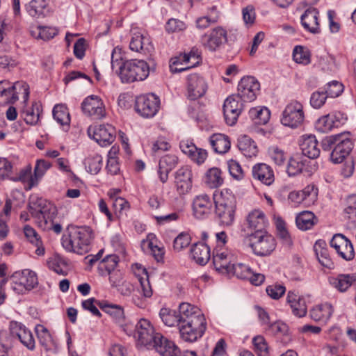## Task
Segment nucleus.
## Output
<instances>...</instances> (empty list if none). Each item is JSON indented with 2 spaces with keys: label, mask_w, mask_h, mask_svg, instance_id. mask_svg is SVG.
Wrapping results in <instances>:
<instances>
[{
  "label": "nucleus",
  "mask_w": 356,
  "mask_h": 356,
  "mask_svg": "<svg viewBox=\"0 0 356 356\" xmlns=\"http://www.w3.org/2000/svg\"><path fill=\"white\" fill-rule=\"evenodd\" d=\"M38 37L43 40H49L53 38L58 33V31L55 28L47 26H39Z\"/></svg>",
  "instance_id": "obj_64"
},
{
  "label": "nucleus",
  "mask_w": 356,
  "mask_h": 356,
  "mask_svg": "<svg viewBox=\"0 0 356 356\" xmlns=\"http://www.w3.org/2000/svg\"><path fill=\"white\" fill-rule=\"evenodd\" d=\"M83 113L95 120L103 118L106 115L104 103L97 95H90L86 97L81 104Z\"/></svg>",
  "instance_id": "obj_14"
},
{
  "label": "nucleus",
  "mask_w": 356,
  "mask_h": 356,
  "mask_svg": "<svg viewBox=\"0 0 356 356\" xmlns=\"http://www.w3.org/2000/svg\"><path fill=\"white\" fill-rule=\"evenodd\" d=\"M14 338L16 337L15 335L11 334V326L10 327L9 333L6 332H0L1 345L4 350H8L12 348Z\"/></svg>",
  "instance_id": "obj_62"
},
{
  "label": "nucleus",
  "mask_w": 356,
  "mask_h": 356,
  "mask_svg": "<svg viewBox=\"0 0 356 356\" xmlns=\"http://www.w3.org/2000/svg\"><path fill=\"white\" fill-rule=\"evenodd\" d=\"M159 316L163 323L167 326L172 327L177 325L179 327V324H180L178 313L176 310L162 308L160 310Z\"/></svg>",
  "instance_id": "obj_45"
},
{
  "label": "nucleus",
  "mask_w": 356,
  "mask_h": 356,
  "mask_svg": "<svg viewBox=\"0 0 356 356\" xmlns=\"http://www.w3.org/2000/svg\"><path fill=\"white\" fill-rule=\"evenodd\" d=\"M51 166V163L44 159L37 160L34 168V174L30 178L29 188H31L38 185L39 180L44 176L47 170L49 169Z\"/></svg>",
  "instance_id": "obj_38"
},
{
  "label": "nucleus",
  "mask_w": 356,
  "mask_h": 356,
  "mask_svg": "<svg viewBox=\"0 0 356 356\" xmlns=\"http://www.w3.org/2000/svg\"><path fill=\"white\" fill-rule=\"evenodd\" d=\"M333 313V308L331 304L324 303L316 306L310 311V316L316 321H322L326 322L330 319Z\"/></svg>",
  "instance_id": "obj_35"
},
{
  "label": "nucleus",
  "mask_w": 356,
  "mask_h": 356,
  "mask_svg": "<svg viewBox=\"0 0 356 356\" xmlns=\"http://www.w3.org/2000/svg\"><path fill=\"white\" fill-rule=\"evenodd\" d=\"M212 204V202L207 195L196 196L193 201L194 216L197 219L206 218L211 213Z\"/></svg>",
  "instance_id": "obj_23"
},
{
  "label": "nucleus",
  "mask_w": 356,
  "mask_h": 356,
  "mask_svg": "<svg viewBox=\"0 0 356 356\" xmlns=\"http://www.w3.org/2000/svg\"><path fill=\"white\" fill-rule=\"evenodd\" d=\"M181 151L197 164L204 162L207 158V152L205 149L197 148L193 143L181 142L180 143Z\"/></svg>",
  "instance_id": "obj_29"
},
{
  "label": "nucleus",
  "mask_w": 356,
  "mask_h": 356,
  "mask_svg": "<svg viewBox=\"0 0 356 356\" xmlns=\"http://www.w3.org/2000/svg\"><path fill=\"white\" fill-rule=\"evenodd\" d=\"M343 90V86L342 83L337 81H332L328 83L325 88L324 91L327 95V97H339Z\"/></svg>",
  "instance_id": "obj_52"
},
{
  "label": "nucleus",
  "mask_w": 356,
  "mask_h": 356,
  "mask_svg": "<svg viewBox=\"0 0 356 356\" xmlns=\"http://www.w3.org/2000/svg\"><path fill=\"white\" fill-rule=\"evenodd\" d=\"M231 273L241 280H247L251 275V268L243 264H234L231 268Z\"/></svg>",
  "instance_id": "obj_50"
},
{
  "label": "nucleus",
  "mask_w": 356,
  "mask_h": 356,
  "mask_svg": "<svg viewBox=\"0 0 356 356\" xmlns=\"http://www.w3.org/2000/svg\"><path fill=\"white\" fill-rule=\"evenodd\" d=\"M317 222L314 214L308 211L300 213L296 218L297 227L301 230L310 229Z\"/></svg>",
  "instance_id": "obj_40"
},
{
  "label": "nucleus",
  "mask_w": 356,
  "mask_h": 356,
  "mask_svg": "<svg viewBox=\"0 0 356 356\" xmlns=\"http://www.w3.org/2000/svg\"><path fill=\"white\" fill-rule=\"evenodd\" d=\"M293 314L298 317L305 316L307 314V306L303 298L291 305Z\"/></svg>",
  "instance_id": "obj_61"
},
{
  "label": "nucleus",
  "mask_w": 356,
  "mask_h": 356,
  "mask_svg": "<svg viewBox=\"0 0 356 356\" xmlns=\"http://www.w3.org/2000/svg\"><path fill=\"white\" fill-rule=\"evenodd\" d=\"M329 282L337 291L345 292L352 285H356V273L339 274L330 277Z\"/></svg>",
  "instance_id": "obj_27"
},
{
  "label": "nucleus",
  "mask_w": 356,
  "mask_h": 356,
  "mask_svg": "<svg viewBox=\"0 0 356 356\" xmlns=\"http://www.w3.org/2000/svg\"><path fill=\"white\" fill-rule=\"evenodd\" d=\"M212 259L216 271L225 275L231 274L230 269L235 259L233 254L227 250H214Z\"/></svg>",
  "instance_id": "obj_15"
},
{
  "label": "nucleus",
  "mask_w": 356,
  "mask_h": 356,
  "mask_svg": "<svg viewBox=\"0 0 356 356\" xmlns=\"http://www.w3.org/2000/svg\"><path fill=\"white\" fill-rule=\"evenodd\" d=\"M238 147L246 157H252L258 152L255 143L248 136H241L238 139Z\"/></svg>",
  "instance_id": "obj_37"
},
{
  "label": "nucleus",
  "mask_w": 356,
  "mask_h": 356,
  "mask_svg": "<svg viewBox=\"0 0 356 356\" xmlns=\"http://www.w3.org/2000/svg\"><path fill=\"white\" fill-rule=\"evenodd\" d=\"M295 62L302 65H308L311 62L309 51L302 46H296L293 51Z\"/></svg>",
  "instance_id": "obj_48"
},
{
  "label": "nucleus",
  "mask_w": 356,
  "mask_h": 356,
  "mask_svg": "<svg viewBox=\"0 0 356 356\" xmlns=\"http://www.w3.org/2000/svg\"><path fill=\"white\" fill-rule=\"evenodd\" d=\"M152 349H155L161 356H179L181 354L175 343L165 338L161 334H157Z\"/></svg>",
  "instance_id": "obj_22"
},
{
  "label": "nucleus",
  "mask_w": 356,
  "mask_h": 356,
  "mask_svg": "<svg viewBox=\"0 0 356 356\" xmlns=\"http://www.w3.org/2000/svg\"><path fill=\"white\" fill-rule=\"evenodd\" d=\"M243 19L246 25L254 24L256 14L254 8L252 5H248L242 10Z\"/></svg>",
  "instance_id": "obj_60"
},
{
  "label": "nucleus",
  "mask_w": 356,
  "mask_h": 356,
  "mask_svg": "<svg viewBox=\"0 0 356 356\" xmlns=\"http://www.w3.org/2000/svg\"><path fill=\"white\" fill-rule=\"evenodd\" d=\"M209 143L213 151L220 154L226 153L231 147L229 138L220 133L211 135L209 138Z\"/></svg>",
  "instance_id": "obj_32"
},
{
  "label": "nucleus",
  "mask_w": 356,
  "mask_h": 356,
  "mask_svg": "<svg viewBox=\"0 0 356 356\" xmlns=\"http://www.w3.org/2000/svg\"><path fill=\"white\" fill-rule=\"evenodd\" d=\"M304 163L299 157L290 159L287 165L286 172L289 176H296L302 172Z\"/></svg>",
  "instance_id": "obj_53"
},
{
  "label": "nucleus",
  "mask_w": 356,
  "mask_h": 356,
  "mask_svg": "<svg viewBox=\"0 0 356 356\" xmlns=\"http://www.w3.org/2000/svg\"><path fill=\"white\" fill-rule=\"evenodd\" d=\"M191 238L188 233L181 232L173 241V248L175 251L179 252L188 247L191 243Z\"/></svg>",
  "instance_id": "obj_51"
},
{
  "label": "nucleus",
  "mask_w": 356,
  "mask_h": 356,
  "mask_svg": "<svg viewBox=\"0 0 356 356\" xmlns=\"http://www.w3.org/2000/svg\"><path fill=\"white\" fill-rule=\"evenodd\" d=\"M252 175L254 179L269 186L274 181L272 168L266 163H257L252 167Z\"/></svg>",
  "instance_id": "obj_25"
},
{
  "label": "nucleus",
  "mask_w": 356,
  "mask_h": 356,
  "mask_svg": "<svg viewBox=\"0 0 356 356\" xmlns=\"http://www.w3.org/2000/svg\"><path fill=\"white\" fill-rule=\"evenodd\" d=\"M69 234L62 238L63 247L69 252L79 254L86 253L92 238V231L88 227H71Z\"/></svg>",
  "instance_id": "obj_2"
},
{
  "label": "nucleus",
  "mask_w": 356,
  "mask_h": 356,
  "mask_svg": "<svg viewBox=\"0 0 356 356\" xmlns=\"http://www.w3.org/2000/svg\"><path fill=\"white\" fill-rule=\"evenodd\" d=\"M177 161V157L172 154L165 155L160 159L158 174L162 183H165L168 181V174L175 168Z\"/></svg>",
  "instance_id": "obj_26"
},
{
  "label": "nucleus",
  "mask_w": 356,
  "mask_h": 356,
  "mask_svg": "<svg viewBox=\"0 0 356 356\" xmlns=\"http://www.w3.org/2000/svg\"><path fill=\"white\" fill-rule=\"evenodd\" d=\"M314 250L319 263L323 266L329 269L334 268V262L330 258L328 248L325 241H317L314 245Z\"/></svg>",
  "instance_id": "obj_30"
},
{
  "label": "nucleus",
  "mask_w": 356,
  "mask_h": 356,
  "mask_svg": "<svg viewBox=\"0 0 356 356\" xmlns=\"http://www.w3.org/2000/svg\"><path fill=\"white\" fill-rule=\"evenodd\" d=\"M143 271L145 273L146 277H140L138 280L140 282L144 297L150 298L152 296L153 292L149 281V276L145 268H143Z\"/></svg>",
  "instance_id": "obj_59"
},
{
  "label": "nucleus",
  "mask_w": 356,
  "mask_h": 356,
  "mask_svg": "<svg viewBox=\"0 0 356 356\" xmlns=\"http://www.w3.org/2000/svg\"><path fill=\"white\" fill-rule=\"evenodd\" d=\"M111 67L113 70L119 68V76L122 83H132L145 80L149 74L151 69H154L144 60H127L123 61L122 58H115V49L111 54Z\"/></svg>",
  "instance_id": "obj_1"
},
{
  "label": "nucleus",
  "mask_w": 356,
  "mask_h": 356,
  "mask_svg": "<svg viewBox=\"0 0 356 356\" xmlns=\"http://www.w3.org/2000/svg\"><path fill=\"white\" fill-rule=\"evenodd\" d=\"M208 88L204 79L197 74L188 76V98L195 100L203 97Z\"/></svg>",
  "instance_id": "obj_16"
},
{
  "label": "nucleus",
  "mask_w": 356,
  "mask_h": 356,
  "mask_svg": "<svg viewBox=\"0 0 356 356\" xmlns=\"http://www.w3.org/2000/svg\"><path fill=\"white\" fill-rule=\"evenodd\" d=\"M29 15L34 17H44L46 15L47 3L45 0H32L26 6Z\"/></svg>",
  "instance_id": "obj_41"
},
{
  "label": "nucleus",
  "mask_w": 356,
  "mask_h": 356,
  "mask_svg": "<svg viewBox=\"0 0 356 356\" xmlns=\"http://www.w3.org/2000/svg\"><path fill=\"white\" fill-rule=\"evenodd\" d=\"M243 101L236 94L229 96L223 104V113L226 123L233 126L243 109Z\"/></svg>",
  "instance_id": "obj_11"
},
{
  "label": "nucleus",
  "mask_w": 356,
  "mask_h": 356,
  "mask_svg": "<svg viewBox=\"0 0 356 356\" xmlns=\"http://www.w3.org/2000/svg\"><path fill=\"white\" fill-rule=\"evenodd\" d=\"M216 215L220 225L230 226L235 218L236 202L233 196H221L215 200Z\"/></svg>",
  "instance_id": "obj_4"
},
{
  "label": "nucleus",
  "mask_w": 356,
  "mask_h": 356,
  "mask_svg": "<svg viewBox=\"0 0 356 356\" xmlns=\"http://www.w3.org/2000/svg\"><path fill=\"white\" fill-rule=\"evenodd\" d=\"M54 119L62 126H69L70 117L67 108L64 104H57L53 108Z\"/></svg>",
  "instance_id": "obj_43"
},
{
  "label": "nucleus",
  "mask_w": 356,
  "mask_h": 356,
  "mask_svg": "<svg viewBox=\"0 0 356 356\" xmlns=\"http://www.w3.org/2000/svg\"><path fill=\"white\" fill-rule=\"evenodd\" d=\"M10 280L15 284L12 286L13 290L18 291V293L22 292L24 289L31 291L38 284L36 273L29 269L15 272Z\"/></svg>",
  "instance_id": "obj_10"
},
{
  "label": "nucleus",
  "mask_w": 356,
  "mask_h": 356,
  "mask_svg": "<svg viewBox=\"0 0 356 356\" xmlns=\"http://www.w3.org/2000/svg\"><path fill=\"white\" fill-rule=\"evenodd\" d=\"M129 47L131 51L143 54H151L154 49L150 38L139 32L133 34Z\"/></svg>",
  "instance_id": "obj_20"
},
{
  "label": "nucleus",
  "mask_w": 356,
  "mask_h": 356,
  "mask_svg": "<svg viewBox=\"0 0 356 356\" xmlns=\"http://www.w3.org/2000/svg\"><path fill=\"white\" fill-rule=\"evenodd\" d=\"M118 263V257L115 254L107 255L99 264L98 270L100 275L106 276L111 274Z\"/></svg>",
  "instance_id": "obj_42"
},
{
  "label": "nucleus",
  "mask_w": 356,
  "mask_h": 356,
  "mask_svg": "<svg viewBox=\"0 0 356 356\" xmlns=\"http://www.w3.org/2000/svg\"><path fill=\"white\" fill-rule=\"evenodd\" d=\"M97 305L106 314H109L117 322H121L124 319V310L118 305L110 304L107 301H97Z\"/></svg>",
  "instance_id": "obj_36"
},
{
  "label": "nucleus",
  "mask_w": 356,
  "mask_h": 356,
  "mask_svg": "<svg viewBox=\"0 0 356 356\" xmlns=\"http://www.w3.org/2000/svg\"><path fill=\"white\" fill-rule=\"evenodd\" d=\"M160 99L154 94L140 95L136 98L135 109L144 118L154 117L159 111Z\"/></svg>",
  "instance_id": "obj_9"
},
{
  "label": "nucleus",
  "mask_w": 356,
  "mask_h": 356,
  "mask_svg": "<svg viewBox=\"0 0 356 356\" xmlns=\"http://www.w3.org/2000/svg\"><path fill=\"white\" fill-rule=\"evenodd\" d=\"M85 165L87 170L91 174H97L102 168V158L99 154L88 157L85 160Z\"/></svg>",
  "instance_id": "obj_49"
},
{
  "label": "nucleus",
  "mask_w": 356,
  "mask_h": 356,
  "mask_svg": "<svg viewBox=\"0 0 356 356\" xmlns=\"http://www.w3.org/2000/svg\"><path fill=\"white\" fill-rule=\"evenodd\" d=\"M227 165L229 172L233 178L237 180H241L243 178V172L238 162L232 159L228 161Z\"/></svg>",
  "instance_id": "obj_56"
},
{
  "label": "nucleus",
  "mask_w": 356,
  "mask_h": 356,
  "mask_svg": "<svg viewBox=\"0 0 356 356\" xmlns=\"http://www.w3.org/2000/svg\"><path fill=\"white\" fill-rule=\"evenodd\" d=\"M327 98L324 90L315 91L311 95L310 104L314 108H319L325 104Z\"/></svg>",
  "instance_id": "obj_55"
},
{
  "label": "nucleus",
  "mask_w": 356,
  "mask_h": 356,
  "mask_svg": "<svg viewBox=\"0 0 356 356\" xmlns=\"http://www.w3.org/2000/svg\"><path fill=\"white\" fill-rule=\"evenodd\" d=\"M300 149L304 156L311 159H316L320 155V149L315 136H304L300 144Z\"/></svg>",
  "instance_id": "obj_28"
},
{
  "label": "nucleus",
  "mask_w": 356,
  "mask_h": 356,
  "mask_svg": "<svg viewBox=\"0 0 356 356\" xmlns=\"http://www.w3.org/2000/svg\"><path fill=\"white\" fill-rule=\"evenodd\" d=\"M157 334L150 322L146 319L141 318L135 326L134 338L136 339L138 345L147 349H152Z\"/></svg>",
  "instance_id": "obj_6"
},
{
  "label": "nucleus",
  "mask_w": 356,
  "mask_h": 356,
  "mask_svg": "<svg viewBox=\"0 0 356 356\" xmlns=\"http://www.w3.org/2000/svg\"><path fill=\"white\" fill-rule=\"evenodd\" d=\"M40 344L46 351L50 349V344L52 342V337L48 330L42 325L38 324L35 327Z\"/></svg>",
  "instance_id": "obj_46"
},
{
  "label": "nucleus",
  "mask_w": 356,
  "mask_h": 356,
  "mask_svg": "<svg viewBox=\"0 0 356 356\" xmlns=\"http://www.w3.org/2000/svg\"><path fill=\"white\" fill-rule=\"evenodd\" d=\"M318 11L316 8H309L301 16V24L309 32L313 34H318L321 29L318 19Z\"/></svg>",
  "instance_id": "obj_24"
},
{
  "label": "nucleus",
  "mask_w": 356,
  "mask_h": 356,
  "mask_svg": "<svg viewBox=\"0 0 356 356\" xmlns=\"http://www.w3.org/2000/svg\"><path fill=\"white\" fill-rule=\"evenodd\" d=\"M339 122V118L336 115L327 114L320 118L315 124L317 131L325 133L330 131L333 127H337V122Z\"/></svg>",
  "instance_id": "obj_39"
},
{
  "label": "nucleus",
  "mask_w": 356,
  "mask_h": 356,
  "mask_svg": "<svg viewBox=\"0 0 356 356\" xmlns=\"http://www.w3.org/2000/svg\"><path fill=\"white\" fill-rule=\"evenodd\" d=\"M250 241L254 253L259 256L270 254L276 246L274 237L267 232L251 233Z\"/></svg>",
  "instance_id": "obj_5"
},
{
  "label": "nucleus",
  "mask_w": 356,
  "mask_h": 356,
  "mask_svg": "<svg viewBox=\"0 0 356 356\" xmlns=\"http://www.w3.org/2000/svg\"><path fill=\"white\" fill-rule=\"evenodd\" d=\"M175 185L179 194L188 193L192 188L193 174L188 165L182 166L175 172Z\"/></svg>",
  "instance_id": "obj_19"
},
{
  "label": "nucleus",
  "mask_w": 356,
  "mask_h": 356,
  "mask_svg": "<svg viewBox=\"0 0 356 356\" xmlns=\"http://www.w3.org/2000/svg\"><path fill=\"white\" fill-rule=\"evenodd\" d=\"M197 49H193L188 54H180L172 58L170 61V70L172 73L185 71L196 66L200 61Z\"/></svg>",
  "instance_id": "obj_8"
},
{
  "label": "nucleus",
  "mask_w": 356,
  "mask_h": 356,
  "mask_svg": "<svg viewBox=\"0 0 356 356\" xmlns=\"http://www.w3.org/2000/svg\"><path fill=\"white\" fill-rule=\"evenodd\" d=\"M266 291L271 298L277 300L284 294L286 288L282 284H273L268 286Z\"/></svg>",
  "instance_id": "obj_58"
},
{
  "label": "nucleus",
  "mask_w": 356,
  "mask_h": 356,
  "mask_svg": "<svg viewBox=\"0 0 356 356\" xmlns=\"http://www.w3.org/2000/svg\"><path fill=\"white\" fill-rule=\"evenodd\" d=\"M260 90V83L252 76L243 77L238 85L237 95L243 102L254 101Z\"/></svg>",
  "instance_id": "obj_13"
},
{
  "label": "nucleus",
  "mask_w": 356,
  "mask_h": 356,
  "mask_svg": "<svg viewBox=\"0 0 356 356\" xmlns=\"http://www.w3.org/2000/svg\"><path fill=\"white\" fill-rule=\"evenodd\" d=\"M348 134V132H343L325 137L321 141V147L323 149L324 151H330L332 148H334L337 141L340 140V138H343L345 136Z\"/></svg>",
  "instance_id": "obj_54"
},
{
  "label": "nucleus",
  "mask_w": 356,
  "mask_h": 356,
  "mask_svg": "<svg viewBox=\"0 0 356 356\" xmlns=\"http://www.w3.org/2000/svg\"><path fill=\"white\" fill-rule=\"evenodd\" d=\"M248 227L254 230L253 233L266 232L264 231L266 220L264 213L259 210H255L249 213L247 217Z\"/></svg>",
  "instance_id": "obj_34"
},
{
  "label": "nucleus",
  "mask_w": 356,
  "mask_h": 356,
  "mask_svg": "<svg viewBox=\"0 0 356 356\" xmlns=\"http://www.w3.org/2000/svg\"><path fill=\"white\" fill-rule=\"evenodd\" d=\"M179 318L180 323L190 321L191 319L200 318L204 316L200 310L192 305L187 302H182L179 306V310L177 311Z\"/></svg>",
  "instance_id": "obj_33"
},
{
  "label": "nucleus",
  "mask_w": 356,
  "mask_h": 356,
  "mask_svg": "<svg viewBox=\"0 0 356 356\" xmlns=\"http://www.w3.org/2000/svg\"><path fill=\"white\" fill-rule=\"evenodd\" d=\"M178 327L180 337L184 341L194 342L204 334L207 329V323L204 316H200V318L180 323Z\"/></svg>",
  "instance_id": "obj_3"
},
{
  "label": "nucleus",
  "mask_w": 356,
  "mask_h": 356,
  "mask_svg": "<svg viewBox=\"0 0 356 356\" xmlns=\"http://www.w3.org/2000/svg\"><path fill=\"white\" fill-rule=\"evenodd\" d=\"M353 143L347 135L340 138L334 147L331 154L330 159L334 163H340L349 155L353 149Z\"/></svg>",
  "instance_id": "obj_18"
},
{
  "label": "nucleus",
  "mask_w": 356,
  "mask_h": 356,
  "mask_svg": "<svg viewBox=\"0 0 356 356\" xmlns=\"http://www.w3.org/2000/svg\"><path fill=\"white\" fill-rule=\"evenodd\" d=\"M337 252L346 261L352 260L355 255L354 249L350 240H348L344 243V246H341Z\"/></svg>",
  "instance_id": "obj_57"
},
{
  "label": "nucleus",
  "mask_w": 356,
  "mask_h": 356,
  "mask_svg": "<svg viewBox=\"0 0 356 356\" xmlns=\"http://www.w3.org/2000/svg\"><path fill=\"white\" fill-rule=\"evenodd\" d=\"M191 253L193 259L198 264L204 266L211 257L210 248L204 243H196L191 249Z\"/></svg>",
  "instance_id": "obj_31"
},
{
  "label": "nucleus",
  "mask_w": 356,
  "mask_h": 356,
  "mask_svg": "<svg viewBox=\"0 0 356 356\" xmlns=\"http://www.w3.org/2000/svg\"><path fill=\"white\" fill-rule=\"evenodd\" d=\"M13 165L6 158H0V179H3L12 172Z\"/></svg>",
  "instance_id": "obj_63"
},
{
  "label": "nucleus",
  "mask_w": 356,
  "mask_h": 356,
  "mask_svg": "<svg viewBox=\"0 0 356 356\" xmlns=\"http://www.w3.org/2000/svg\"><path fill=\"white\" fill-rule=\"evenodd\" d=\"M11 334L15 335L20 342L29 350H33L35 347V341L32 332L24 325L17 322L11 323Z\"/></svg>",
  "instance_id": "obj_21"
},
{
  "label": "nucleus",
  "mask_w": 356,
  "mask_h": 356,
  "mask_svg": "<svg viewBox=\"0 0 356 356\" xmlns=\"http://www.w3.org/2000/svg\"><path fill=\"white\" fill-rule=\"evenodd\" d=\"M227 40V31L222 27L215 28L202 37L203 45L211 51H216Z\"/></svg>",
  "instance_id": "obj_17"
},
{
  "label": "nucleus",
  "mask_w": 356,
  "mask_h": 356,
  "mask_svg": "<svg viewBox=\"0 0 356 356\" xmlns=\"http://www.w3.org/2000/svg\"><path fill=\"white\" fill-rule=\"evenodd\" d=\"M249 114L250 118L255 120V123L259 124H266L270 116V112L266 107L261 108H252L250 110Z\"/></svg>",
  "instance_id": "obj_47"
},
{
  "label": "nucleus",
  "mask_w": 356,
  "mask_h": 356,
  "mask_svg": "<svg viewBox=\"0 0 356 356\" xmlns=\"http://www.w3.org/2000/svg\"><path fill=\"white\" fill-rule=\"evenodd\" d=\"M304 118L303 106L300 102L293 101L287 104L284 110L281 122L286 127L294 129L303 123Z\"/></svg>",
  "instance_id": "obj_7"
},
{
  "label": "nucleus",
  "mask_w": 356,
  "mask_h": 356,
  "mask_svg": "<svg viewBox=\"0 0 356 356\" xmlns=\"http://www.w3.org/2000/svg\"><path fill=\"white\" fill-rule=\"evenodd\" d=\"M205 182L212 188L220 186L223 183L221 170L218 168H210L206 173Z\"/></svg>",
  "instance_id": "obj_44"
},
{
  "label": "nucleus",
  "mask_w": 356,
  "mask_h": 356,
  "mask_svg": "<svg viewBox=\"0 0 356 356\" xmlns=\"http://www.w3.org/2000/svg\"><path fill=\"white\" fill-rule=\"evenodd\" d=\"M88 134L101 146L111 145L115 138V129L111 124H99L89 127Z\"/></svg>",
  "instance_id": "obj_12"
}]
</instances>
